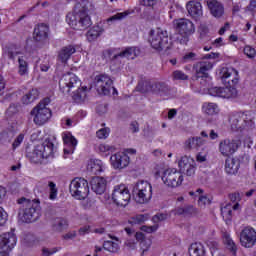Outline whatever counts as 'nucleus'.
Listing matches in <instances>:
<instances>
[{
	"instance_id": "obj_1",
	"label": "nucleus",
	"mask_w": 256,
	"mask_h": 256,
	"mask_svg": "<svg viewBox=\"0 0 256 256\" xmlns=\"http://www.w3.org/2000/svg\"><path fill=\"white\" fill-rule=\"evenodd\" d=\"M221 79L227 83L226 87H211L208 93L212 97H221L222 99H235L237 97V88L239 83V72L234 68H223L221 71Z\"/></svg>"
},
{
	"instance_id": "obj_2",
	"label": "nucleus",
	"mask_w": 256,
	"mask_h": 256,
	"mask_svg": "<svg viewBox=\"0 0 256 256\" xmlns=\"http://www.w3.org/2000/svg\"><path fill=\"white\" fill-rule=\"evenodd\" d=\"M59 87L63 95L72 92L75 103H83L87 97V87H81V80L74 73L64 74L59 81Z\"/></svg>"
},
{
	"instance_id": "obj_3",
	"label": "nucleus",
	"mask_w": 256,
	"mask_h": 256,
	"mask_svg": "<svg viewBox=\"0 0 256 256\" xmlns=\"http://www.w3.org/2000/svg\"><path fill=\"white\" fill-rule=\"evenodd\" d=\"M88 11L89 9L85 4H76L73 14H69L66 17L68 25L77 31H83L91 27V17H89Z\"/></svg>"
},
{
	"instance_id": "obj_4",
	"label": "nucleus",
	"mask_w": 256,
	"mask_h": 256,
	"mask_svg": "<svg viewBox=\"0 0 256 256\" xmlns=\"http://www.w3.org/2000/svg\"><path fill=\"white\" fill-rule=\"evenodd\" d=\"M17 203L20 205L18 217L22 223H34L39 219V203L25 197L18 199Z\"/></svg>"
},
{
	"instance_id": "obj_5",
	"label": "nucleus",
	"mask_w": 256,
	"mask_h": 256,
	"mask_svg": "<svg viewBox=\"0 0 256 256\" xmlns=\"http://www.w3.org/2000/svg\"><path fill=\"white\" fill-rule=\"evenodd\" d=\"M148 43L155 51H165V53L173 47V42L169 39V33L162 28L150 30Z\"/></svg>"
},
{
	"instance_id": "obj_6",
	"label": "nucleus",
	"mask_w": 256,
	"mask_h": 256,
	"mask_svg": "<svg viewBox=\"0 0 256 256\" xmlns=\"http://www.w3.org/2000/svg\"><path fill=\"white\" fill-rule=\"evenodd\" d=\"M229 122L232 131L243 132L255 129V117L249 111L232 115Z\"/></svg>"
},
{
	"instance_id": "obj_7",
	"label": "nucleus",
	"mask_w": 256,
	"mask_h": 256,
	"mask_svg": "<svg viewBox=\"0 0 256 256\" xmlns=\"http://www.w3.org/2000/svg\"><path fill=\"white\" fill-rule=\"evenodd\" d=\"M132 195L136 203L145 205V203H149L153 197V186L147 181H138L132 189Z\"/></svg>"
},
{
	"instance_id": "obj_8",
	"label": "nucleus",
	"mask_w": 256,
	"mask_h": 256,
	"mask_svg": "<svg viewBox=\"0 0 256 256\" xmlns=\"http://www.w3.org/2000/svg\"><path fill=\"white\" fill-rule=\"evenodd\" d=\"M51 103L50 98H44L42 101L38 103L37 106H35L31 112L30 115H33V122L35 125H45L49 119H51V109L47 108V105Z\"/></svg>"
},
{
	"instance_id": "obj_9",
	"label": "nucleus",
	"mask_w": 256,
	"mask_h": 256,
	"mask_svg": "<svg viewBox=\"0 0 256 256\" xmlns=\"http://www.w3.org/2000/svg\"><path fill=\"white\" fill-rule=\"evenodd\" d=\"M176 31H178L176 41L180 45H187L189 37L195 33V24L187 18H180L176 21Z\"/></svg>"
},
{
	"instance_id": "obj_10",
	"label": "nucleus",
	"mask_w": 256,
	"mask_h": 256,
	"mask_svg": "<svg viewBox=\"0 0 256 256\" xmlns=\"http://www.w3.org/2000/svg\"><path fill=\"white\" fill-rule=\"evenodd\" d=\"M140 54L141 50L137 47H128L124 50L110 48L104 52V56L107 57L111 63L119 61V59H134L135 57H139Z\"/></svg>"
},
{
	"instance_id": "obj_11",
	"label": "nucleus",
	"mask_w": 256,
	"mask_h": 256,
	"mask_svg": "<svg viewBox=\"0 0 256 256\" xmlns=\"http://www.w3.org/2000/svg\"><path fill=\"white\" fill-rule=\"evenodd\" d=\"M69 191L75 199H87L89 195V182L85 178H75L69 185Z\"/></svg>"
},
{
	"instance_id": "obj_12",
	"label": "nucleus",
	"mask_w": 256,
	"mask_h": 256,
	"mask_svg": "<svg viewBox=\"0 0 256 256\" xmlns=\"http://www.w3.org/2000/svg\"><path fill=\"white\" fill-rule=\"evenodd\" d=\"M112 200L118 207H127L131 201V193L125 184L116 185L112 192Z\"/></svg>"
},
{
	"instance_id": "obj_13",
	"label": "nucleus",
	"mask_w": 256,
	"mask_h": 256,
	"mask_svg": "<svg viewBox=\"0 0 256 256\" xmlns=\"http://www.w3.org/2000/svg\"><path fill=\"white\" fill-rule=\"evenodd\" d=\"M96 81V89L100 95H109L111 93V89L113 90V94L117 93V89L113 87V80L107 74H100L95 77Z\"/></svg>"
},
{
	"instance_id": "obj_14",
	"label": "nucleus",
	"mask_w": 256,
	"mask_h": 256,
	"mask_svg": "<svg viewBox=\"0 0 256 256\" xmlns=\"http://www.w3.org/2000/svg\"><path fill=\"white\" fill-rule=\"evenodd\" d=\"M162 181L167 187H179L183 183V174L177 169H167L163 172Z\"/></svg>"
},
{
	"instance_id": "obj_15",
	"label": "nucleus",
	"mask_w": 256,
	"mask_h": 256,
	"mask_svg": "<svg viewBox=\"0 0 256 256\" xmlns=\"http://www.w3.org/2000/svg\"><path fill=\"white\" fill-rule=\"evenodd\" d=\"M15 245H17V236L15 235V229H11L10 232H6L0 235L1 253H9V251H13Z\"/></svg>"
},
{
	"instance_id": "obj_16",
	"label": "nucleus",
	"mask_w": 256,
	"mask_h": 256,
	"mask_svg": "<svg viewBox=\"0 0 256 256\" xmlns=\"http://www.w3.org/2000/svg\"><path fill=\"white\" fill-rule=\"evenodd\" d=\"M241 147V141L226 138L219 143V151L223 157H231Z\"/></svg>"
},
{
	"instance_id": "obj_17",
	"label": "nucleus",
	"mask_w": 256,
	"mask_h": 256,
	"mask_svg": "<svg viewBox=\"0 0 256 256\" xmlns=\"http://www.w3.org/2000/svg\"><path fill=\"white\" fill-rule=\"evenodd\" d=\"M240 243L242 247L251 249L256 243V231L253 227L247 226L240 233Z\"/></svg>"
},
{
	"instance_id": "obj_18",
	"label": "nucleus",
	"mask_w": 256,
	"mask_h": 256,
	"mask_svg": "<svg viewBox=\"0 0 256 256\" xmlns=\"http://www.w3.org/2000/svg\"><path fill=\"white\" fill-rule=\"evenodd\" d=\"M215 62L203 60L194 65V70L196 73V79H207L209 77V71L213 69Z\"/></svg>"
},
{
	"instance_id": "obj_19",
	"label": "nucleus",
	"mask_w": 256,
	"mask_h": 256,
	"mask_svg": "<svg viewBox=\"0 0 256 256\" xmlns=\"http://www.w3.org/2000/svg\"><path fill=\"white\" fill-rule=\"evenodd\" d=\"M195 160L189 156H182L178 162L181 173H184L188 177L195 175Z\"/></svg>"
},
{
	"instance_id": "obj_20",
	"label": "nucleus",
	"mask_w": 256,
	"mask_h": 256,
	"mask_svg": "<svg viewBox=\"0 0 256 256\" xmlns=\"http://www.w3.org/2000/svg\"><path fill=\"white\" fill-rule=\"evenodd\" d=\"M110 162L112 167L115 169H125V167H129V163H131V158L125 152H120L112 155L110 157Z\"/></svg>"
},
{
	"instance_id": "obj_21",
	"label": "nucleus",
	"mask_w": 256,
	"mask_h": 256,
	"mask_svg": "<svg viewBox=\"0 0 256 256\" xmlns=\"http://www.w3.org/2000/svg\"><path fill=\"white\" fill-rule=\"evenodd\" d=\"M206 4L210 14L215 19H221L225 15V6L219 0H207Z\"/></svg>"
},
{
	"instance_id": "obj_22",
	"label": "nucleus",
	"mask_w": 256,
	"mask_h": 256,
	"mask_svg": "<svg viewBox=\"0 0 256 256\" xmlns=\"http://www.w3.org/2000/svg\"><path fill=\"white\" fill-rule=\"evenodd\" d=\"M90 186L96 195H103L107 191V180L103 177L95 176L91 179Z\"/></svg>"
},
{
	"instance_id": "obj_23",
	"label": "nucleus",
	"mask_w": 256,
	"mask_h": 256,
	"mask_svg": "<svg viewBox=\"0 0 256 256\" xmlns=\"http://www.w3.org/2000/svg\"><path fill=\"white\" fill-rule=\"evenodd\" d=\"M62 139L65 144L64 155H72L77 147V140L74 138L71 132H65L62 134Z\"/></svg>"
},
{
	"instance_id": "obj_24",
	"label": "nucleus",
	"mask_w": 256,
	"mask_h": 256,
	"mask_svg": "<svg viewBox=\"0 0 256 256\" xmlns=\"http://www.w3.org/2000/svg\"><path fill=\"white\" fill-rule=\"evenodd\" d=\"M49 37V26L47 24H39L33 33V39L37 43H45Z\"/></svg>"
},
{
	"instance_id": "obj_25",
	"label": "nucleus",
	"mask_w": 256,
	"mask_h": 256,
	"mask_svg": "<svg viewBox=\"0 0 256 256\" xmlns=\"http://www.w3.org/2000/svg\"><path fill=\"white\" fill-rule=\"evenodd\" d=\"M241 167V160L228 156L225 161V171L228 175H237Z\"/></svg>"
},
{
	"instance_id": "obj_26",
	"label": "nucleus",
	"mask_w": 256,
	"mask_h": 256,
	"mask_svg": "<svg viewBox=\"0 0 256 256\" xmlns=\"http://www.w3.org/2000/svg\"><path fill=\"white\" fill-rule=\"evenodd\" d=\"M186 9L194 19H199V17L203 16V6L200 2L195 0L189 1L186 5Z\"/></svg>"
},
{
	"instance_id": "obj_27",
	"label": "nucleus",
	"mask_w": 256,
	"mask_h": 256,
	"mask_svg": "<svg viewBox=\"0 0 256 256\" xmlns=\"http://www.w3.org/2000/svg\"><path fill=\"white\" fill-rule=\"evenodd\" d=\"M76 51L77 49H75L73 45L63 47L58 54L59 61H61V63H67L69 59H71V55L75 54Z\"/></svg>"
},
{
	"instance_id": "obj_28",
	"label": "nucleus",
	"mask_w": 256,
	"mask_h": 256,
	"mask_svg": "<svg viewBox=\"0 0 256 256\" xmlns=\"http://www.w3.org/2000/svg\"><path fill=\"white\" fill-rule=\"evenodd\" d=\"M87 171H90V173H93V175L103 173V161L99 159H90L88 161Z\"/></svg>"
},
{
	"instance_id": "obj_29",
	"label": "nucleus",
	"mask_w": 256,
	"mask_h": 256,
	"mask_svg": "<svg viewBox=\"0 0 256 256\" xmlns=\"http://www.w3.org/2000/svg\"><path fill=\"white\" fill-rule=\"evenodd\" d=\"M43 146H35L33 152H28L27 157L30 159L32 163H41L42 159H45L43 156V152H41Z\"/></svg>"
},
{
	"instance_id": "obj_30",
	"label": "nucleus",
	"mask_w": 256,
	"mask_h": 256,
	"mask_svg": "<svg viewBox=\"0 0 256 256\" xmlns=\"http://www.w3.org/2000/svg\"><path fill=\"white\" fill-rule=\"evenodd\" d=\"M39 147H42L41 152L44 157V159H49L51 155H53V149L55 145L51 140L46 139L42 144H39Z\"/></svg>"
},
{
	"instance_id": "obj_31",
	"label": "nucleus",
	"mask_w": 256,
	"mask_h": 256,
	"mask_svg": "<svg viewBox=\"0 0 256 256\" xmlns=\"http://www.w3.org/2000/svg\"><path fill=\"white\" fill-rule=\"evenodd\" d=\"M37 99H39V90L33 88L22 97V103L24 105H31V103H34Z\"/></svg>"
},
{
	"instance_id": "obj_32",
	"label": "nucleus",
	"mask_w": 256,
	"mask_h": 256,
	"mask_svg": "<svg viewBox=\"0 0 256 256\" xmlns=\"http://www.w3.org/2000/svg\"><path fill=\"white\" fill-rule=\"evenodd\" d=\"M169 92V86L164 82H155L152 81V93L159 95H166Z\"/></svg>"
},
{
	"instance_id": "obj_33",
	"label": "nucleus",
	"mask_w": 256,
	"mask_h": 256,
	"mask_svg": "<svg viewBox=\"0 0 256 256\" xmlns=\"http://www.w3.org/2000/svg\"><path fill=\"white\" fill-rule=\"evenodd\" d=\"M105 31L101 26L97 25L92 27L87 33L86 37L88 41H95Z\"/></svg>"
},
{
	"instance_id": "obj_34",
	"label": "nucleus",
	"mask_w": 256,
	"mask_h": 256,
	"mask_svg": "<svg viewBox=\"0 0 256 256\" xmlns=\"http://www.w3.org/2000/svg\"><path fill=\"white\" fill-rule=\"evenodd\" d=\"M18 73L22 77L24 75L29 74V64L27 63V60L25 59V56H19L18 57Z\"/></svg>"
},
{
	"instance_id": "obj_35",
	"label": "nucleus",
	"mask_w": 256,
	"mask_h": 256,
	"mask_svg": "<svg viewBox=\"0 0 256 256\" xmlns=\"http://www.w3.org/2000/svg\"><path fill=\"white\" fill-rule=\"evenodd\" d=\"M190 256H205V247L201 243H194L189 248Z\"/></svg>"
},
{
	"instance_id": "obj_36",
	"label": "nucleus",
	"mask_w": 256,
	"mask_h": 256,
	"mask_svg": "<svg viewBox=\"0 0 256 256\" xmlns=\"http://www.w3.org/2000/svg\"><path fill=\"white\" fill-rule=\"evenodd\" d=\"M202 110L206 115H217V113H219V106L213 102H205L202 106Z\"/></svg>"
},
{
	"instance_id": "obj_37",
	"label": "nucleus",
	"mask_w": 256,
	"mask_h": 256,
	"mask_svg": "<svg viewBox=\"0 0 256 256\" xmlns=\"http://www.w3.org/2000/svg\"><path fill=\"white\" fill-rule=\"evenodd\" d=\"M153 81L142 80L138 83L136 90L140 93H152Z\"/></svg>"
},
{
	"instance_id": "obj_38",
	"label": "nucleus",
	"mask_w": 256,
	"mask_h": 256,
	"mask_svg": "<svg viewBox=\"0 0 256 256\" xmlns=\"http://www.w3.org/2000/svg\"><path fill=\"white\" fill-rule=\"evenodd\" d=\"M3 55L12 61H15V57L19 55V52L15 51V46L13 44H8L3 47Z\"/></svg>"
},
{
	"instance_id": "obj_39",
	"label": "nucleus",
	"mask_w": 256,
	"mask_h": 256,
	"mask_svg": "<svg viewBox=\"0 0 256 256\" xmlns=\"http://www.w3.org/2000/svg\"><path fill=\"white\" fill-rule=\"evenodd\" d=\"M68 225L69 224L67 222V219H65V218H56L53 221L52 227H53L54 231L61 232V231H63V229H67Z\"/></svg>"
},
{
	"instance_id": "obj_40",
	"label": "nucleus",
	"mask_w": 256,
	"mask_h": 256,
	"mask_svg": "<svg viewBox=\"0 0 256 256\" xmlns=\"http://www.w3.org/2000/svg\"><path fill=\"white\" fill-rule=\"evenodd\" d=\"M221 213L226 223H231V219L233 217V210L231 209V204H228L224 208H222Z\"/></svg>"
},
{
	"instance_id": "obj_41",
	"label": "nucleus",
	"mask_w": 256,
	"mask_h": 256,
	"mask_svg": "<svg viewBox=\"0 0 256 256\" xmlns=\"http://www.w3.org/2000/svg\"><path fill=\"white\" fill-rule=\"evenodd\" d=\"M224 243L227 245V248L233 255L237 254V245H235V242L233 239H231V236L225 235L224 236Z\"/></svg>"
},
{
	"instance_id": "obj_42",
	"label": "nucleus",
	"mask_w": 256,
	"mask_h": 256,
	"mask_svg": "<svg viewBox=\"0 0 256 256\" xmlns=\"http://www.w3.org/2000/svg\"><path fill=\"white\" fill-rule=\"evenodd\" d=\"M131 15V11L126 10L124 12L116 13L115 15L111 16L107 19V23H113V21H121L125 19V17Z\"/></svg>"
},
{
	"instance_id": "obj_43",
	"label": "nucleus",
	"mask_w": 256,
	"mask_h": 256,
	"mask_svg": "<svg viewBox=\"0 0 256 256\" xmlns=\"http://www.w3.org/2000/svg\"><path fill=\"white\" fill-rule=\"evenodd\" d=\"M103 249L109 251L110 253H117L119 251V244L113 241H105L103 244Z\"/></svg>"
},
{
	"instance_id": "obj_44",
	"label": "nucleus",
	"mask_w": 256,
	"mask_h": 256,
	"mask_svg": "<svg viewBox=\"0 0 256 256\" xmlns=\"http://www.w3.org/2000/svg\"><path fill=\"white\" fill-rule=\"evenodd\" d=\"M174 215H191L193 213L192 206L178 207L172 211Z\"/></svg>"
},
{
	"instance_id": "obj_45",
	"label": "nucleus",
	"mask_w": 256,
	"mask_h": 256,
	"mask_svg": "<svg viewBox=\"0 0 256 256\" xmlns=\"http://www.w3.org/2000/svg\"><path fill=\"white\" fill-rule=\"evenodd\" d=\"M173 79H175L176 81H187V79H189V76L181 70H176L173 72Z\"/></svg>"
},
{
	"instance_id": "obj_46",
	"label": "nucleus",
	"mask_w": 256,
	"mask_h": 256,
	"mask_svg": "<svg viewBox=\"0 0 256 256\" xmlns=\"http://www.w3.org/2000/svg\"><path fill=\"white\" fill-rule=\"evenodd\" d=\"M147 219H148L147 214H138L132 218V223L141 225V223H145Z\"/></svg>"
},
{
	"instance_id": "obj_47",
	"label": "nucleus",
	"mask_w": 256,
	"mask_h": 256,
	"mask_svg": "<svg viewBox=\"0 0 256 256\" xmlns=\"http://www.w3.org/2000/svg\"><path fill=\"white\" fill-rule=\"evenodd\" d=\"M184 147L185 149H188V150L197 149V143H196L195 137L188 138L185 141Z\"/></svg>"
},
{
	"instance_id": "obj_48",
	"label": "nucleus",
	"mask_w": 256,
	"mask_h": 256,
	"mask_svg": "<svg viewBox=\"0 0 256 256\" xmlns=\"http://www.w3.org/2000/svg\"><path fill=\"white\" fill-rule=\"evenodd\" d=\"M160 0H139L140 5L142 7H155L159 4Z\"/></svg>"
},
{
	"instance_id": "obj_49",
	"label": "nucleus",
	"mask_w": 256,
	"mask_h": 256,
	"mask_svg": "<svg viewBox=\"0 0 256 256\" xmlns=\"http://www.w3.org/2000/svg\"><path fill=\"white\" fill-rule=\"evenodd\" d=\"M182 61L183 63H189V61H197V54L194 52H189L183 56Z\"/></svg>"
},
{
	"instance_id": "obj_50",
	"label": "nucleus",
	"mask_w": 256,
	"mask_h": 256,
	"mask_svg": "<svg viewBox=\"0 0 256 256\" xmlns=\"http://www.w3.org/2000/svg\"><path fill=\"white\" fill-rule=\"evenodd\" d=\"M98 139H107L109 137V128H101L96 132Z\"/></svg>"
},
{
	"instance_id": "obj_51",
	"label": "nucleus",
	"mask_w": 256,
	"mask_h": 256,
	"mask_svg": "<svg viewBox=\"0 0 256 256\" xmlns=\"http://www.w3.org/2000/svg\"><path fill=\"white\" fill-rule=\"evenodd\" d=\"M49 187H50L49 199H51L52 201H55V199H57V188L55 187V183L49 182Z\"/></svg>"
},
{
	"instance_id": "obj_52",
	"label": "nucleus",
	"mask_w": 256,
	"mask_h": 256,
	"mask_svg": "<svg viewBox=\"0 0 256 256\" xmlns=\"http://www.w3.org/2000/svg\"><path fill=\"white\" fill-rule=\"evenodd\" d=\"M244 54H246L249 57V59H253V57H255L256 55L255 48L251 46L244 47Z\"/></svg>"
},
{
	"instance_id": "obj_53",
	"label": "nucleus",
	"mask_w": 256,
	"mask_h": 256,
	"mask_svg": "<svg viewBox=\"0 0 256 256\" xmlns=\"http://www.w3.org/2000/svg\"><path fill=\"white\" fill-rule=\"evenodd\" d=\"M7 217L8 215L5 212V209H3V207H0V227L7 223Z\"/></svg>"
},
{
	"instance_id": "obj_54",
	"label": "nucleus",
	"mask_w": 256,
	"mask_h": 256,
	"mask_svg": "<svg viewBox=\"0 0 256 256\" xmlns=\"http://www.w3.org/2000/svg\"><path fill=\"white\" fill-rule=\"evenodd\" d=\"M23 139H25V135L19 134L12 144L13 149H17L23 143Z\"/></svg>"
},
{
	"instance_id": "obj_55",
	"label": "nucleus",
	"mask_w": 256,
	"mask_h": 256,
	"mask_svg": "<svg viewBox=\"0 0 256 256\" xmlns=\"http://www.w3.org/2000/svg\"><path fill=\"white\" fill-rule=\"evenodd\" d=\"M165 219H167V214H156L152 217V221L153 223H159L161 221H165Z\"/></svg>"
},
{
	"instance_id": "obj_56",
	"label": "nucleus",
	"mask_w": 256,
	"mask_h": 256,
	"mask_svg": "<svg viewBox=\"0 0 256 256\" xmlns=\"http://www.w3.org/2000/svg\"><path fill=\"white\" fill-rule=\"evenodd\" d=\"M211 203V200L207 198V196H200L198 200V204L200 207H205V205H209Z\"/></svg>"
},
{
	"instance_id": "obj_57",
	"label": "nucleus",
	"mask_w": 256,
	"mask_h": 256,
	"mask_svg": "<svg viewBox=\"0 0 256 256\" xmlns=\"http://www.w3.org/2000/svg\"><path fill=\"white\" fill-rule=\"evenodd\" d=\"M98 149L101 153H107V151H113L114 148L107 144H100Z\"/></svg>"
},
{
	"instance_id": "obj_58",
	"label": "nucleus",
	"mask_w": 256,
	"mask_h": 256,
	"mask_svg": "<svg viewBox=\"0 0 256 256\" xmlns=\"http://www.w3.org/2000/svg\"><path fill=\"white\" fill-rule=\"evenodd\" d=\"M7 197V189L3 186H0V204L5 201V198Z\"/></svg>"
},
{
	"instance_id": "obj_59",
	"label": "nucleus",
	"mask_w": 256,
	"mask_h": 256,
	"mask_svg": "<svg viewBox=\"0 0 256 256\" xmlns=\"http://www.w3.org/2000/svg\"><path fill=\"white\" fill-rule=\"evenodd\" d=\"M247 11L251 13H256V0H250L249 5L247 6Z\"/></svg>"
},
{
	"instance_id": "obj_60",
	"label": "nucleus",
	"mask_w": 256,
	"mask_h": 256,
	"mask_svg": "<svg viewBox=\"0 0 256 256\" xmlns=\"http://www.w3.org/2000/svg\"><path fill=\"white\" fill-rule=\"evenodd\" d=\"M141 231H144L145 233H153L154 231H157V227L155 226H142Z\"/></svg>"
},
{
	"instance_id": "obj_61",
	"label": "nucleus",
	"mask_w": 256,
	"mask_h": 256,
	"mask_svg": "<svg viewBox=\"0 0 256 256\" xmlns=\"http://www.w3.org/2000/svg\"><path fill=\"white\" fill-rule=\"evenodd\" d=\"M130 129H131L132 133H139V123L132 122L130 125Z\"/></svg>"
},
{
	"instance_id": "obj_62",
	"label": "nucleus",
	"mask_w": 256,
	"mask_h": 256,
	"mask_svg": "<svg viewBox=\"0 0 256 256\" xmlns=\"http://www.w3.org/2000/svg\"><path fill=\"white\" fill-rule=\"evenodd\" d=\"M229 199H230V201H232V203H237V201H239V199H240L239 193L230 194Z\"/></svg>"
},
{
	"instance_id": "obj_63",
	"label": "nucleus",
	"mask_w": 256,
	"mask_h": 256,
	"mask_svg": "<svg viewBox=\"0 0 256 256\" xmlns=\"http://www.w3.org/2000/svg\"><path fill=\"white\" fill-rule=\"evenodd\" d=\"M219 57V53H210L204 55L203 59H217Z\"/></svg>"
},
{
	"instance_id": "obj_64",
	"label": "nucleus",
	"mask_w": 256,
	"mask_h": 256,
	"mask_svg": "<svg viewBox=\"0 0 256 256\" xmlns=\"http://www.w3.org/2000/svg\"><path fill=\"white\" fill-rule=\"evenodd\" d=\"M78 233L79 235H87V233H89V226H84L80 228Z\"/></svg>"
}]
</instances>
